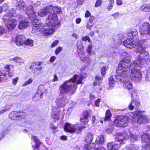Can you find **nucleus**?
I'll list each match as a JSON object with an SVG mask.
<instances>
[{
	"mask_svg": "<svg viewBox=\"0 0 150 150\" xmlns=\"http://www.w3.org/2000/svg\"><path fill=\"white\" fill-rule=\"evenodd\" d=\"M107 147L109 150H118L120 146L119 144L112 142L108 143Z\"/></svg>",
	"mask_w": 150,
	"mask_h": 150,
	"instance_id": "6ab92c4d",
	"label": "nucleus"
},
{
	"mask_svg": "<svg viewBox=\"0 0 150 150\" xmlns=\"http://www.w3.org/2000/svg\"><path fill=\"white\" fill-rule=\"evenodd\" d=\"M47 22L49 25L58 28L59 27V22L58 21L57 16L55 13H51L47 18Z\"/></svg>",
	"mask_w": 150,
	"mask_h": 150,
	"instance_id": "0eeeda50",
	"label": "nucleus"
},
{
	"mask_svg": "<svg viewBox=\"0 0 150 150\" xmlns=\"http://www.w3.org/2000/svg\"><path fill=\"white\" fill-rule=\"evenodd\" d=\"M77 47L78 49L81 50L83 48V46L82 42H79L77 44Z\"/></svg>",
	"mask_w": 150,
	"mask_h": 150,
	"instance_id": "3c124183",
	"label": "nucleus"
},
{
	"mask_svg": "<svg viewBox=\"0 0 150 150\" xmlns=\"http://www.w3.org/2000/svg\"><path fill=\"white\" fill-rule=\"evenodd\" d=\"M92 23L88 22L86 25L87 28L89 29L90 30H91V28L92 27Z\"/></svg>",
	"mask_w": 150,
	"mask_h": 150,
	"instance_id": "bf43d9fd",
	"label": "nucleus"
},
{
	"mask_svg": "<svg viewBox=\"0 0 150 150\" xmlns=\"http://www.w3.org/2000/svg\"><path fill=\"white\" fill-rule=\"evenodd\" d=\"M9 117L12 120H14L15 117H18V112L17 111L12 112H11L9 115Z\"/></svg>",
	"mask_w": 150,
	"mask_h": 150,
	"instance_id": "4c0bfd02",
	"label": "nucleus"
},
{
	"mask_svg": "<svg viewBox=\"0 0 150 150\" xmlns=\"http://www.w3.org/2000/svg\"><path fill=\"white\" fill-rule=\"evenodd\" d=\"M31 139L33 140L35 144V145H32V147L33 149L34 150L38 148L41 143L40 140L38 139L37 137L35 136H32Z\"/></svg>",
	"mask_w": 150,
	"mask_h": 150,
	"instance_id": "b1692460",
	"label": "nucleus"
},
{
	"mask_svg": "<svg viewBox=\"0 0 150 150\" xmlns=\"http://www.w3.org/2000/svg\"><path fill=\"white\" fill-rule=\"evenodd\" d=\"M136 52L139 53L138 59L140 64L144 65L147 64L150 59V56L149 53L146 51V49L141 45L136 47Z\"/></svg>",
	"mask_w": 150,
	"mask_h": 150,
	"instance_id": "20e7f679",
	"label": "nucleus"
},
{
	"mask_svg": "<svg viewBox=\"0 0 150 150\" xmlns=\"http://www.w3.org/2000/svg\"><path fill=\"white\" fill-rule=\"evenodd\" d=\"M18 79L19 78L18 77H16L12 79V84L14 86H15L18 83Z\"/></svg>",
	"mask_w": 150,
	"mask_h": 150,
	"instance_id": "49530a36",
	"label": "nucleus"
},
{
	"mask_svg": "<svg viewBox=\"0 0 150 150\" xmlns=\"http://www.w3.org/2000/svg\"><path fill=\"white\" fill-rule=\"evenodd\" d=\"M85 144L84 146V149L87 150H90L95 147L96 144L93 143H89Z\"/></svg>",
	"mask_w": 150,
	"mask_h": 150,
	"instance_id": "473e14b6",
	"label": "nucleus"
},
{
	"mask_svg": "<svg viewBox=\"0 0 150 150\" xmlns=\"http://www.w3.org/2000/svg\"><path fill=\"white\" fill-rule=\"evenodd\" d=\"M134 47L135 46L136 47L138 46L139 45H140L139 40L138 39H136L134 40Z\"/></svg>",
	"mask_w": 150,
	"mask_h": 150,
	"instance_id": "864d4df0",
	"label": "nucleus"
},
{
	"mask_svg": "<svg viewBox=\"0 0 150 150\" xmlns=\"http://www.w3.org/2000/svg\"><path fill=\"white\" fill-rule=\"evenodd\" d=\"M105 142V138L102 135L98 136L96 138L95 142L98 145H101L103 144Z\"/></svg>",
	"mask_w": 150,
	"mask_h": 150,
	"instance_id": "393cba45",
	"label": "nucleus"
},
{
	"mask_svg": "<svg viewBox=\"0 0 150 150\" xmlns=\"http://www.w3.org/2000/svg\"><path fill=\"white\" fill-rule=\"evenodd\" d=\"M129 138L126 132H123L122 134H120L118 136L117 142H119V144L123 143V139H127Z\"/></svg>",
	"mask_w": 150,
	"mask_h": 150,
	"instance_id": "5701e85b",
	"label": "nucleus"
},
{
	"mask_svg": "<svg viewBox=\"0 0 150 150\" xmlns=\"http://www.w3.org/2000/svg\"><path fill=\"white\" fill-rule=\"evenodd\" d=\"M57 29L54 27H52L51 26L49 25V26H43L42 27L40 28V32L45 35H48L52 34Z\"/></svg>",
	"mask_w": 150,
	"mask_h": 150,
	"instance_id": "9b49d317",
	"label": "nucleus"
},
{
	"mask_svg": "<svg viewBox=\"0 0 150 150\" xmlns=\"http://www.w3.org/2000/svg\"><path fill=\"white\" fill-rule=\"evenodd\" d=\"M24 44L30 47H32L33 45V40L29 39H28L26 40H25V39Z\"/></svg>",
	"mask_w": 150,
	"mask_h": 150,
	"instance_id": "f704fd0d",
	"label": "nucleus"
},
{
	"mask_svg": "<svg viewBox=\"0 0 150 150\" xmlns=\"http://www.w3.org/2000/svg\"><path fill=\"white\" fill-rule=\"evenodd\" d=\"M56 59V57L54 56H52L50 57V61L51 62H53Z\"/></svg>",
	"mask_w": 150,
	"mask_h": 150,
	"instance_id": "69168bd1",
	"label": "nucleus"
},
{
	"mask_svg": "<svg viewBox=\"0 0 150 150\" xmlns=\"http://www.w3.org/2000/svg\"><path fill=\"white\" fill-rule=\"evenodd\" d=\"M130 135H131V140L132 141H135L137 139L138 136L135 134H134L129 133Z\"/></svg>",
	"mask_w": 150,
	"mask_h": 150,
	"instance_id": "de8ad7c7",
	"label": "nucleus"
},
{
	"mask_svg": "<svg viewBox=\"0 0 150 150\" xmlns=\"http://www.w3.org/2000/svg\"><path fill=\"white\" fill-rule=\"evenodd\" d=\"M137 34V31L134 28H132L129 30L127 33L129 37H131V36L133 37V36H135Z\"/></svg>",
	"mask_w": 150,
	"mask_h": 150,
	"instance_id": "c756f323",
	"label": "nucleus"
},
{
	"mask_svg": "<svg viewBox=\"0 0 150 150\" xmlns=\"http://www.w3.org/2000/svg\"><path fill=\"white\" fill-rule=\"evenodd\" d=\"M110 3L108 4V10L109 11H110L112 8H110V7H112L113 6L114 4V0H110Z\"/></svg>",
	"mask_w": 150,
	"mask_h": 150,
	"instance_id": "603ef678",
	"label": "nucleus"
},
{
	"mask_svg": "<svg viewBox=\"0 0 150 150\" xmlns=\"http://www.w3.org/2000/svg\"><path fill=\"white\" fill-rule=\"evenodd\" d=\"M53 8L52 6H48L44 8L43 9L39 10L38 13H36L40 17H43L46 16L48 13H50L52 12Z\"/></svg>",
	"mask_w": 150,
	"mask_h": 150,
	"instance_id": "ddd939ff",
	"label": "nucleus"
},
{
	"mask_svg": "<svg viewBox=\"0 0 150 150\" xmlns=\"http://www.w3.org/2000/svg\"><path fill=\"white\" fill-rule=\"evenodd\" d=\"M11 60L15 62L19 63L20 64L21 63L23 64L24 62V60L19 57H14L13 58L11 59Z\"/></svg>",
	"mask_w": 150,
	"mask_h": 150,
	"instance_id": "2f4dec72",
	"label": "nucleus"
},
{
	"mask_svg": "<svg viewBox=\"0 0 150 150\" xmlns=\"http://www.w3.org/2000/svg\"><path fill=\"white\" fill-rule=\"evenodd\" d=\"M108 69V66H105L103 67L101 69V74L102 76H104L105 75L106 71Z\"/></svg>",
	"mask_w": 150,
	"mask_h": 150,
	"instance_id": "79ce46f5",
	"label": "nucleus"
},
{
	"mask_svg": "<svg viewBox=\"0 0 150 150\" xmlns=\"http://www.w3.org/2000/svg\"><path fill=\"white\" fill-rule=\"evenodd\" d=\"M4 69H6V71L7 72L8 71H10V66L9 65H6V66H5Z\"/></svg>",
	"mask_w": 150,
	"mask_h": 150,
	"instance_id": "774afa93",
	"label": "nucleus"
},
{
	"mask_svg": "<svg viewBox=\"0 0 150 150\" xmlns=\"http://www.w3.org/2000/svg\"><path fill=\"white\" fill-rule=\"evenodd\" d=\"M122 56L123 58L120 61L117 69V74L115 76V78L118 81H125L126 80L129 79L130 72L128 67L131 57L130 53L126 51L122 53Z\"/></svg>",
	"mask_w": 150,
	"mask_h": 150,
	"instance_id": "f257e3e1",
	"label": "nucleus"
},
{
	"mask_svg": "<svg viewBox=\"0 0 150 150\" xmlns=\"http://www.w3.org/2000/svg\"><path fill=\"white\" fill-rule=\"evenodd\" d=\"M105 118L104 120L105 121L109 120L111 116V114L110 110H107L106 112Z\"/></svg>",
	"mask_w": 150,
	"mask_h": 150,
	"instance_id": "e433bc0d",
	"label": "nucleus"
},
{
	"mask_svg": "<svg viewBox=\"0 0 150 150\" xmlns=\"http://www.w3.org/2000/svg\"><path fill=\"white\" fill-rule=\"evenodd\" d=\"M29 25V23L27 19H25L20 21L18 27L19 29H23L27 27Z\"/></svg>",
	"mask_w": 150,
	"mask_h": 150,
	"instance_id": "bb28decb",
	"label": "nucleus"
},
{
	"mask_svg": "<svg viewBox=\"0 0 150 150\" xmlns=\"http://www.w3.org/2000/svg\"><path fill=\"white\" fill-rule=\"evenodd\" d=\"M16 8L19 10L24 11L26 6L24 2L21 0H17Z\"/></svg>",
	"mask_w": 150,
	"mask_h": 150,
	"instance_id": "4be33fe9",
	"label": "nucleus"
},
{
	"mask_svg": "<svg viewBox=\"0 0 150 150\" xmlns=\"http://www.w3.org/2000/svg\"><path fill=\"white\" fill-rule=\"evenodd\" d=\"M9 110V108H8L4 109L0 111V114L4 113V112H6L7 111H8Z\"/></svg>",
	"mask_w": 150,
	"mask_h": 150,
	"instance_id": "0e129e2a",
	"label": "nucleus"
},
{
	"mask_svg": "<svg viewBox=\"0 0 150 150\" xmlns=\"http://www.w3.org/2000/svg\"><path fill=\"white\" fill-rule=\"evenodd\" d=\"M52 116L55 120H58L59 117V109L56 108L55 107H53L52 108Z\"/></svg>",
	"mask_w": 150,
	"mask_h": 150,
	"instance_id": "a211bd4d",
	"label": "nucleus"
},
{
	"mask_svg": "<svg viewBox=\"0 0 150 150\" xmlns=\"http://www.w3.org/2000/svg\"><path fill=\"white\" fill-rule=\"evenodd\" d=\"M141 73L139 69H135V70L131 71L130 77L131 79L135 81H139L141 78Z\"/></svg>",
	"mask_w": 150,
	"mask_h": 150,
	"instance_id": "f8f14e48",
	"label": "nucleus"
},
{
	"mask_svg": "<svg viewBox=\"0 0 150 150\" xmlns=\"http://www.w3.org/2000/svg\"><path fill=\"white\" fill-rule=\"evenodd\" d=\"M109 84L110 86H114L116 81L114 79L113 76H110L109 78Z\"/></svg>",
	"mask_w": 150,
	"mask_h": 150,
	"instance_id": "58836bf2",
	"label": "nucleus"
},
{
	"mask_svg": "<svg viewBox=\"0 0 150 150\" xmlns=\"http://www.w3.org/2000/svg\"><path fill=\"white\" fill-rule=\"evenodd\" d=\"M132 99L136 98L137 97V93L135 91H133L131 93Z\"/></svg>",
	"mask_w": 150,
	"mask_h": 150,
	"instance_id": "8fccbe9b",
	"label": "nucleus"
},
{
	"mask_svg": "<svg viewBox=\"0 0 150 150\" xmlns=\"http://www.w3.org/2000/svg\"><path fill=\"white\" fill-rule=\"evenodd\" d=\"M100 77H96L95 81L93 83V85L94 86H96L97 84V83L99 82V80H100Z\"/></svg>",
	"mask_w": 150,
	"mask_h": 150,
	"instance_id": "052dcab7",
	"label": "nucleus"
},
{
	"mask_svg": "<svg viewBox=\"0 0 150 150\" xmlns=\"http://www.w3.org/2000/svg\"><path fill=\"white\" fill-rule=\"evenodd\" d=\"M30 19L31 21L32 25L33 26L32 33H35V32L38 31L40 32V28L43 26L41 23H40V22H39V21L36 18H31Z\"/></svg>",
	"mask_w": 150,
	"mask_h": 150,
	"instance_id": "1a4fd4ad",
	"label": "nucleus"
},
{
	"mask_svg": "<svg viewBox=\"0 0 150 150\" xmlns=\"http://www.w3.org/2000/svg\"><path fill=\"white\" fill-rule=\"evenodd\" d=\"M141 9L144 11H148L149 9L146 4H144L143 5L141 8Z\"/></svg>",
	"mask_w": 150,
	"mask_h": 150,
	"instance_id": "09e8293b",
	"label": "nucleus"
},
{
	"mask_svg": "<svg viewBox=\"0 0 150 150\" xmlns=\"http://www.w3.org/2000/svg\"><path fill=\"white\" fill-rule=\"evenodd\" d=\"M91 15L90 12L88 11H87L85 14V16L86 17H88L90 16Z\"/></svg>",
	"mask_w": 150,
	"mask_h": 150,
	"instance_id": "338daca9",
	"label": "nucleus"
},
{
	"mask_svg": "<svg viewBox=\"0 0 150 150\" xmlns=\"http://www.w3.org/2000/svg\"><path fill=\"white\" fill-rule=\"evenodd\" d=\"M82 40L83 41H86L88 40V42H90V39L89 36H86L83 37Z\"/></svg>",
	"mask_w": 150,
	"mask_h": 150,
	"instance_id": "680f3d73",
	"label": "nucleus"
},
{
	"mask_svg": "<svg viewBox=\"0 0 150 150\" xmlns=\"http://www.w3.org/2000/svg\"><path fill=\"white\" fill-rule=\"evenodd\" d=\"M83 79L80 76L74 75L73 77L65 81L62 85L60 88V93L62 94H67L68 93H74L77 87L75 84L77 85L81 83Z\"/></svg>",
	"mask_w": 150,
	"mask_h": 150,
	"instance_id": "f03ea898",
	"label": "nucleus"
},
{
	"mask_svg": "<svg viewBox=\"0 0 150 150\" xmlns=\"http://www.w3.org/2000/svg\"><path fill=\"white\" fill-rule=\"evenodd\" d=\"M140 105V103L138 101L132 99L128 108L131 110H132L134 108L137 110Z\"/></svg>",
	"mask_w": 150,
	"mask_h": 150,
	"instance_id": "dca6fc26",
	"label": "nucleus"
},
{
	"mask_svg": "<svg viewBox=\"0 0 150 150\" xmlns=\"http://www.w3.org/2000/svg\"><path fill=\"white\" fill-rule=\"evenodd\" d=\"M88 115L87 111L83 112L80 119V122L84 124L87 123L89 121Z\"/></svg>",
	"mask_w": 150,
	"mask_h": 150,
	"instance_id": "412c9836",
	"label": "nucleus"
},
{
	"mask_svg": "<svg viewBox=\"0 0 150 150\" xmlns=\"http://www.w3.org/2000/svg\"><path fill=\"white\" fill-rule=\"evenodd\" d=\"M128 122V117L123 116L118 117L114 121V124L116 126L120 127H125L127 126Z\"/></svg>",
	"mask_w": 150,
	"mask_h": 150,
	"instance_id": "6e6552de",
	"label": "nucleus"
},
{
	"mask_svg": "<svg viewBox=\"0 0 150 150\" xmlns=\"http://www.w3.org/2000/svg\"><path fill=\"white\" fill-rule=\"evenodd\" d=\"M16 12L15 9L12 8L3 17V19L4 22H7L5 26L9 31L12 30L17 24V20L12 18L15 15Z\"/></svg>",
	"mask_w": 150,
	"mask_h": 150,
	"instance_id": "7ed1b4c3",
	"label": "nucleus"
},
{
	"mask_svg": "<svg viewBox=\"0 0 150 150\" xmlns=\"http://www.w3.org/2000/svg\"><path fill=\"white\" fill-rule=\"evenodd\" d=\"M62 50V47H59L57 48L55 51V54L57 55Z\"/></svg>",
	"mask_w": 150,
	"mask_h": 150,
	"instance_id": "6e6d98bb",
	"label": "nucleus"
},
{
	"mask_svg": "<svg viewBox=\"0 0 150 150\" xmlns=\"http://www.w3.org/2000/svg\"><path fill=\"white\" fill-rule=\"evenodd\" d=\"M142 111L137 110L134 113H132L131 116L132 117V120L135 123L139 124L141 123H146L148 121V119L146 116L145 115H140Z\"/></svg>",
	"mask_w": 150,
	"mask_h": 150,
	"instance_id": "39448f33",
	"label": "nucleus"
},
{
	"mask_svg": "<svg viewBox=\"0 0 150 150\" xmlns=\"http://www.w3.org/2000/svg\"><path fill=\"white\" fill-rule=\"evenodd\" d=\"M7 76V74L0 72V83Z\"/></svg>",
	"mask_w": 150,
	"mask_h": 150,
	"instance_id": "ea45409f",
	"label": "nucleus"
},
{
	"mask_svg": "<svg viewBox=\"0 0 150 150\" xmlns=\"http://www.w3.org/2000/svg\"><path fill=\"white\" fill-rule=\"evenodd\" d=\"M133 41V40L131 38H127L123 41V44L126 47L129 48H131L134 47Z\"/></svg>",
	"mask_w": 150,
	"mask_h": 150,
	"instance_id": "f3484780",
	"label": "nucleus"
},
{
	"mask_svg": "<svg viewBox=\"0 0 150 150\" xmlns=\"http://www.w3.org/2000/svg\"><path fill=\"white\" fill-rule=\"evenodd\" d=\"M4 32V29L3 27L0 26V36Z\"/></svg>",
	"mask_w": 150,
	"mask_h": 150,
	"instance_id": "e2e57ef3",
	"label": "nucleus"
},
{
	"mask_svg": "<svg viewBox=\"0 0 150 150\" xmlns=\"http://www.w3.org/2000/svg\"><path fill=\"white\" fill-rule=\"evenodd\" d=\"M50 6H52L53 8L52 10V11H53V13H56L59 14L62 13V12L60 7L57 6H54L52 5Z\"/></svg>",
	"mask_w": 150,
	"mask_h": 150,
	"instance_id": "7c9ffc66",
	"label": "nucleus"
},
{
	"mask_svg": "<svg viewBox=\"0 0 150 150\" xmlns=\"http://www.w3.org/2000/svg\"><path fill=\"white\" fill-rule=\"evenodd\" d=\"M81 61L85 62L87 64H89L91 62V60L88 57L84 56L82 55L80 57Z\"/></svg>",
	"mask_w": 150,
	"mask_h": 150,
	"instance_id": "72a5a7b5",
	"label": "nucleus"
},
{
	"mask_svg": "<svg viewBox=\"0 0 150 150\" xmlns=\"http://www.w3.org/2000/svg\"><path fill=\"white\" fill-rule=\"evenodd\" d=\"M36 64L35 63H32L30 66V69H33V70L32 71V72L34 74H35V71L34 70H33V69L35 68L37 70H41L42 69V67H35V65Z\"/></svg>",
	"mask_w": 150,
	"mask_h": 150,
	"instance_id": "c9c22d12",
	"label": "nucleus"
},
{
	"mask_svg": "<svg viewBox=\"0 0 150 150\" xmlns=\"http://www.w3.org/2000/svg\"><path fill=\"white\" fill-rule=\"evenodd\" d=\"M102 3V0H97L95 4V6L96 7L100 6Z\"/></svg>",
	"mask_w": 150,
	"mask_h": 150,
	"instance_id": "5fc2aeb1",
	"label": "nucleus"
},
{
	"mask_svg": "<svg viewBox=\"0 0 150 150\" xmlns=\"http://www.w3.org/2000/svg\"><path fill=\"white\" fill-rule=\"evenodd\" d=\"M67 101L66 97L63 96L62 99H57L56 101V103L59 107H61L63 106Z\"/></svg>",
	"mask_w": 150,
	"mask_h": 150,
	"instance_id": "a878e982",
	"label": "nucleus"
},
{
	"mask_svg": "<svg viewBox=\"0 0 150 150\" xmlns=\"http://www.w3.org/2000/svg\"><path fill=\"white\" fill-rule=\"evenodd\" d=\"M59 41L58 40H56L54 41L52 43V44H51L50 47H55L59 43Z\"/></svg>",
	"mask_w": 150,
	"mask_h": 150,
	"instance_id": "13d9d810",
	"label": "nucleus"
},
{
	"mask_svg": "<svg viewBox=\"0 0 150 150\" xmlns=\"http://www.w3.org/2000/svg\"><path fill=\"white\" fill-rule=\"evenodd\" d=\"M92 48L91 44H89L86 49V51L88 53V55L91 54V49Z\"/></svg>",
	"mask_w": 150,
	"mask_h": 150,
	"instance_id": "c03bdc74",
	"label": "nucleus"
},
{
	"mask_svg": "<svg viewBox=\"0 0 150 150\" xmlns=\"http://www.w3.org/2000/svg\"><path fill=\"white\" fill-rule=\"evenodd\" d=\"M85 128L84 126H80L78 125H74L67 123L64 126V130L65 132L71 133H75L78 134L81 132L83 129Z\"/></svg>",
	"mask_w": 150,
	"mask_h": 150,
	"instance_id": "423d86ee",
	"label": "nucleus"
},
{
	"mask_svg": "<svg viewBox=\"0 0 150 150\" xmlns=\"http://www.w3.org/2000/svg\"><path fill=\"white\" fill-rule=\"evenodd\" d=\"M18 112V117L19 118H23L24 117L25 115L24 112L23 111H21Z\"/></svg>",
	"mask_w": 150,
	"mask_h": 150,
	"instance_id": "a18cd8bd",
	"label": "nucleus"
},
{
	"mask_svg": "<svg viewBox=\"0 0 150 150\" xmlns=\"http://www.w3.org/2000/svg\"><path fill=\"white\" fill-rule=\"evenodd\" d=\"M145 80L148 82H150V68L147 69Z\"/></svg>",
	"mask_w": 150,
	"mask_h": 150,
	"instance_id": "a19ab883",
	"label": "nucleus"
},
{
	"mask_svg": "<svg viewBox=\"0 0 150 150\" xmlns=\"http://www.w3.org/2000/svg\"><path fill=\"white\" fill-rule=\"evenodd\" d=\"M129 79H128L127 80H126L125 81H122L124 83V88L128 90L131 89L132 86V83L129 81Z\"/></svg>",
	"mask_w": 150,
	"mask_h": 150,
	"instance_id": "cd10ccee",
	"label": "nucleus"
},
{
	"mask_svg": "<svg viewBox=\"0 0 150 150\" xmlns=\"http://www.w3.org/2000/svg\"><path fill=\"white\" fill-rule=\"evenodd\" d=\"M140 65H142L140 64L139 62V59L138 60L133 61L131 62L129 67H128V69L130 71L132 70H135V69H139L138 68L139 67Z\"/></svg>",
	"mask_w": 150,
	"mask_h": 150,
	"instance_id": "2eb2a0df",
	"label": "nucleus"
},
{
	"mask_svg": "<svg viewBox=\"0 0 150 150\" xmlns=\"http://www.w3.org/2000/svg\"><path fill=\"white\" fill-rule=\"evenodd\" d=\"M24 11H25V13L27 15L29 19L37 18V13L35 11L32 5H30L26 6Z\"/></svg>",
	"mask_w": 150,
	"mask_h": 150,
	"instance_id": "9d476101",
	"label": "nucleus"
},
{
	"mask_svg": "<svg viewBox=\"0 0 150 150\" xmlns=\"http://www.w3.org/2000/svg\"><path fill=\"white\" fill-rule=\"evenodd\" d=\"M101 101V99L100 98H98L95 101V105L97 107H99V103Z\"/></svg>",
	"mask_w": 150,
	"mask_h": 150,
	"instance_id": "4d7b16f0",
	"label": "nucleus"
},
{
	"mask_svg": "<svg viewBox=\"0 0 150 150\" xmlns=\"http://www.w3.org/2000/svg\"><path fill=\"white\" fill-rule=\"evenodd\" d=\"M25 39V37L23 35H18L16 38L15 42L16 44L17 45L20 46L24 44Z\"/></svg>",
	"mask_w": 150,
	"mask_h": 150,
	"instance_id": "aec40b11",
	"label": "nucleus"
},
{
	"mask_svg": "<svg viewBox=\"0 0 150 150\" xmlns=\"http://www.w3.org/2000/svg\"><path fill=\"white\" fill-rule=\"evenodd\" d=\"M33 82V80L32 79H28L22 85V87H25L30 84L31 83Z\"/></svg>",
	"mask_w": 150,
	"mask_h": 150,
	"instance_id": "37998d69",
	"label": "nucleus"
},
{
	"mask_svg": "<svg viewBox=\"0 0 150 150\" xmlns=\"http://www.w3.org/2000/svg\"><path fill=\"white\" fill-rule=\"evenodd\" d=\"M142 141L148 144L146 146V150H150V137L148 133L144 134L142 136Z\"/></svg>",
	"mask_w": 150,
	"mask_h": 150,
	"instance_id": "4468645a",
	"label": "nucleus"
},
{
	"mask_svg": "<svg viewBox=\"0 0 150 150\" xmlns=\"http://www.w3.org/2000/svg\"><path fill=\"white\" fill-rule=\"evenodd\" d=\"M94 135L91 133H89L86 135L85 141L87 143L91 142L93 139Z\"/></svg>",
	"mask_w": 150,
	"mask_h": 150,
	"instance_id": "c85d7f7f",
	"label": "nucleus"
}]
</instances>
